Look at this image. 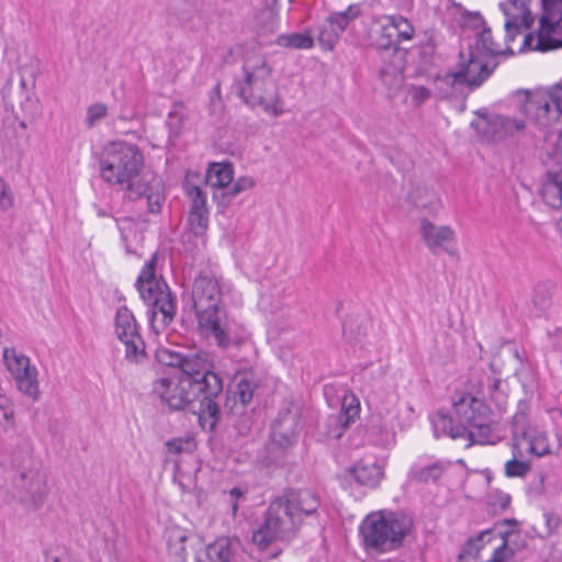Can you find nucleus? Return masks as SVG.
Returning a JSON list of instances; mask_svg holds the SVG:
<instances>
[{
	"instance_id": "obj_40",
	"label": "nucleus",
	"mask_w": 562,
	"mask_h": 562,
	"mask_svg": "<svg viewBox=\"0 0 562 562\" xmlns=\"http://www.w3.org/2000/svg\"><path fill=\"white\" fill-rule=\"evenodd\" d=\"M345 418V424L353 423L360 414V401L356 394L346 393L341 400V408L338 413Z\"/></svg>"
},
{
	"instance_id": "obj_36",
	"label": "nucleus",
	"mask_w": 562,
	"mask_h": 562,
	"mask_svg": "<svg viewBox=\"0 0 562 562\" xmlns=\"http://www.w3.org/2000/svg\"><path fill=\"white\" fill-rule=\"evenodd\" d=\"M276 43L285 48L310 49L314 45V40L307 33H290L279 35Z\"/></svg>"
},
{
	"instance_id": "obj_15",
	"label": "nucleus",
	"mask_w": 562,
	"mask_h": 562,
	"mask_svg": "<svg viewBox=\"0 0 562 562\" xmlns=\"http://www.w3.org/2000/svg\"><path fill=\"white\" fill-rule=\"evenodd\" d=\"M154 394L172 411H181L193 406L202 398V392L187 378L179 374L159 378L153 385Z\"/></svg>"
},
{
	"instance_id": "obj_21",
	"label": "nucleus",
	"mask_w": 562,
	"mask_h": 562,
	"mask_svg": "<svg viewBox=\"0 0 562 562\" xmlns=\"http://www.w3.org/2000/svg\"><path fill=\"white\" fill-rule=\"evenodd\" d=\"M361 13L358 4H350L345 11L330 14L318 26V42L323 48L331 50L347 26Z\"/></svg>"
},
{
	"instance_id": "obj_4",
	"label": "nucleus",
	"mask_w": 562,
	"mask_h": 562,
	"mask_svg": "<svg viewBox=\"0 0 562 562\" xmlns=\"http://www.w3.org/2000/svg\"><path fill=\"white\" fill-rule=\"evenodd\" d=\"M222 291L218 280L212 274H200L194 279L191 299L198 317L199 330L206 338H214L221 348L232 342L233 323L220 310Z\"/></svg>"
},
{
	"instance_id": "obj_12",
	"label": "nucleus",
	"mask_w": 562,
	"mask_h": 562,
	"mask_svg": "<svg viewBox=\"0 0 562 562\" xmlns=\"http://www.w3.org/2000/svg\"><path fill=\"white\" fill-rule=\"evenodd\" d=\"M300 429L301 420L297 409L285 408L279 413L266 446L268 464H277L283 459L288 450L295 445Z\"/></svg>"
},
{
	"instance_id": "obj_49",
	"label": "nucleus",
	"mask_w": 562,
	"mask_h": 562,
	"mask_svg": "<svg viewBox=\"0 0 562 562\" xmlns=\"http://www.w3.org/2000/svg\"><path fill=\"white\" fill-rule=\"evenodd\" d=\"M255 186V180L251 177L244 176L239 177L232 186L228 191V194L233 198L238 195L239 193L250 190Z\"/></svg>"
},
{
	"instance_id": "obj_14",
	"label": "nucleus",
	"mask_w": 562,
	"mask_h": 562,
	"mask_svg": "<svg viewBox=\"0 0 562 562\" xmlns=\"http://www.w3.org/2000/svg\"><path fill=\"white\" fill-rule=\"evenodd\" d=\"M512 451L518 457L535 454L538 457L550 452L544 431L533 426L524 409L518 411L512 420Z\"/></svg>"
},
{
	"instance_id": "obj_2",
	"label": "nucleus",
	"mask_w": 562,
	"mask_h": 562,
	"mask_svg": "<svg viewBox=\"0 0 562 562\" xmlns=\"http://www.w3.org/2000/svg\"><path fill=\"white\" fill-rule=\"evenodd\" d=\"M234 88L237 95L249 106H258L274 117L284 113V102L272 78V67L263 54L245 53L241 74L235 78Z\"/></svg>"
},
{
	"instance_id": "obj_53",
	"label": "nucleus",
	"mask_w": 562,
	"mask_h": 562,
	"mask_svg": "<svg viewBox=\"0 0 562 562\" xmlns=\"http://www.w3.org/2000/svg\"><path fill=\"white\" fill-rule=\"evenodd\" d=\"M461 25L463 27L479 29L484 25V20L479 13H469L463 16Z\"/></svg>"
},
{
	"instance_id": "obj_25",
	"label": "nucleus",
	"mask_w": 562,
	"mask_h": 562,
	"mask_svg": "<svg viewBox=\"0 0 562 562\" xmlns=\"http://www.w3.org/2000/svg\"><path fill=\"white\" fill-rule=\"evenodd\" d=\"M513 42H507L506 36L503 41L495 40L491 29L483 26L475 34V41L470 47L474 48L483 56L494 59L497 56L513 55L515 49L512 47Z\"/></svg>"
},
{
	"instance_id": "obj_57",
	"label": "nucleus",
	"mask_w": 562,
	"mask_h": 562,
	"mask_svg": "<svg viewBox=\"0 0 562 562\" xmlns=\"http://www.w3.org/2000/svg\"><path fill=\"white\" fill-rule=\"evenodd\" d=\"M501 385V381L495 379L492 384L488 386L490 396L495 402H502L503 395L498 393V387Z\"/></svg>"
},
{
	"instance_id": "obj_7",
	"label": "nucleus",
	"mask_w": 562,
	"mask_h": 562,
	"mask_svg": "<svg viewBox=\"0 0 562 562\" xmlns=\"http://www.w3.org/2000/svg\"><path fill=\"white\" fill-rule=\"evenodd\" d=\"M155 270L156 257H153L140 271L136 286L143 301L151 307L150 326L158 333L172 322L177 307L168 284L156 278Z\"/></svg>"
},
{
	"instance_id": "obj_44",
	"label": "nucleus",
	"mask_w": 562,
	"mask_h": 562,
	"mask_svg": "<svg viewBox=\"0 0 562 562\" xmlns=\"http://www.w3.org/2000/svg\"><path fill=\"white\" fill-rule=\"evenodd\" d=\"M526 457H518L513 451V459L508 460L505 463V474L508 477H522L525 476L529 470V462L525 461Z\"/></svg>"
},
{
	"instance_id": "obj_37",
	"label": "nucleus",
	"mask_w": 562,
	"mask_h": 562,
	"mask_svg": "<svg viewBox=\"0 0 562 562\" xmlns=\"http://www.w3.org/2000/svg\"><path fill=\"white\" fill-rule=\"evenodd\" d=\"M446 469L447 465L443 462H436L426 467H414L409 475L413 480L418 482H436Z\"/></svg>"
},
{
	"instance_id": "obj_59",
	"label": "nucleus",
	"mask_w": 562,
	"mask_h": 562,
	"mask_svg": "<svg viewBox=\"0 0 562 562\" xmlns=\"http://www.w3.org/2000/svg\"><path fill=\"white\" fill-rule=\"evenodd\" d=\"M280 552H281V549H279L277 552L272 553V554H271V557H272V558H276V557H278V555H279V553H280Z\"/></svg>"
},
{
	"instance_id": "obj_33",
	"label": "nucleus",
	"mask_w": 562,
	"mask_h": 562,
	"mask_svg": "<svg viewBox=\"0 0 562 562\" xmlns=\"http://www.w3.org/2000/svg\"><path fill=\"white\" fill-rule=\"evenodd\" d=\"M234 171L231 164L214 162L207 169L204 183L214 188H225L233 181Z\"/></svg>"
},
{
	"instance_id": "obj_23",
	"label": "nucleus",
	"mask_w": 562,
	"mask_h": 562,
	"mask_svg": "<svg viewBox=\"0 0 562 562\" xmlns=\"http://www.w3.org/2000/svg\"><path fill=\"white\" fill-rule=\"evenodd\" d=\"M368 38L370 45L381 55L391 53L392 58L405 57L406 55L405 50L397 45L395 34L386 15L374 20L369 30Z\"/></svg>"
},
{
	"instance_id": "obj_41",
	"label": "nucleus",
	"mask_w": 562,
	"mask_h": 562,
	"mask_svg": "<svg viewBox=\"0 0 562 562\" xmlns=\"http://www.w3.org/2000/svg\"><path fill=\"white\" fill-rule=\"evenodd\" d=\"M187 353L176 348L160 347L156 350V359L159 363L181 369Z\"/></svg>"
},
{
	"instance_id": "obj_47",
	"label": "nucleus",
	"mask_w": 562,
	"mask_h": 562,
	"mask_svg": "<svg viewBox=\"0 0 562 562\" xmlns=\"http://www.w3.org/2000/svg\"><path fill=\"white\" fill-rule=\"evenodd\" d=\"M108 115V106L104 103H93L87 109L85 123L92 128L99 121Z\"/></svg>"
},
{
	"instance_id": "obj_24",
	"label": "nucleus",
	"mask_w": 562,
	"mask_h": 562,
	"mask_svg": "<svg viewBox=\"0 0 562 562\" xmlns=\"http://www.w3.org/2000/svg\"><path fill=\"white\" fill-rule=\"evenodd\" d=\"M282 503H285L288 510L296 515L297 522L301 525L304 516L313 515L317 512L321 501L318 495L307 488L291 490L283 496L278 497Z\"/></svg>"
},
{
	"instance_id": "obj_32",
	"label": "nucleus",
	"mask_w": 562,
	"mask_h": 562,
	"mask_svg": "<svg viewBox=\"0 0 562 562\" xmlns=\"http://www.w3.org/2000/svg\"><path fill=\"white\" fill-rule=\"evenodd\" d=\"M540 193L546 204L553 209H561L562 173L548 172Z\"/></svg>"
},
{
	"instance_id": "obj_55",
	"label": "nucleus",
	"mask_w": 562,
	"mask_h": 562,
	"mask_svg": "<svg viewBox=\"0 0 562 562\" xmlns=\"http://www.w3.org/2000/svg\"><path fill=\"white\" fill-rule=\"evenodd\" d=\"M186 442L180 438L171 439L166 442L167 451L171 454H180L184 450L183 446Z\"/></svg>"
},
{
	"instance_id": "obj_8",
	"label": "nucleus",
	"mask_w": 562,
	"mask_h": 562,
	"mask_svg": "<svg viewBox=\"0 0 562 562\" xmlns=\"http://www.w3.org/2000/svg\"><path fill=\"white\" fill-rule=\"evenodd\" d=\"M300 526L296 515H292L286 504L276 498L269 504L263 522L252 532V543L260 551H266L274 543L288 542Z\"/></svg>"
},
{
	"instance_id": "obj_11",
	"label": "nucleus",
	"mask_w": 562,
	"mask_h": 562,
	"mask_svg": "<svg viewBox=\"0 0 562 562\" xmlns=\"http://www.w3.org/2000/svg\"><path fill=\"white\" fill-rule=\"evenodd\" d=\"M483 386L479 380H469L452 397L454 414L467 428H483L488 420L490 409L483 400Z\"/></svg>"
},
{
	"instance_id": "obj_35",
	"label": "nucleus",
	"mask_w": 562,
	"mask_h": 562,
	"mask_svg": "<svg viewBox=\"0 0 562 562\" xmlns=\"http://www.w3.org/2000/svg\"><path fill=\"white\" fill-rule=\"evenodd\" d=\"M386 16L391 23V27L395 34V41L398 46L402 42L412 41L414 38L415 27L411 21L397 14H390Z\"/></svg>"
},
{
	"instance_id": "obj_3",
	"label": "nucleus",
	"mask_w": 562,
	"mask_h": 562,
	"mask_svg": "<svg viewBox=\"0 0 562 562\" xmlns=\"http://www.w3.org/2000/svg\"><path fill=\"white\" fill-rule=\"evenodd\" d=\"M180 370L179 375L190 380L195 389L202 392L200 406L194 411L200 425L204 429H214L221 418L216 398L223 391L222 371L214 356L207 351L187 352Z\"/></svg>"
},
{
	"instance_id": "obj_16",
	"label": "nucleus",
	"mask_w": 562,
	"mask_h": 562,
	"mask_svg": "<svg viewBox=\"0 0 562 562\" xmlns=\"http://www.w3.org/2000/svg\"><path fill=\"white\" fill-rule=\"evenodd\" d=\"M513 553L502 533L494 536L491 531H484L476 539L467 542L459 553V560L460 562H470V559L481 562H506Z\"/></svg>"
},
{
	"instance_id": "obj_56",
	"label": "nucleus",
	"mask_w": 562,
	"mask_h": 562,
	"mask_svg": "<svg viewBox=\"0 0 562 562\" xmlns=\"http://www.w3.org/2000/svg\"><path fill=\"white\" fill-rule=\"evenodd\" d=\"M228 494L229 501L232 503V512L235 515L238 510V499L244 497L245 491L241 490L240 487H233Z\"/></svg>"
},
{
	"instance_id": "obj_1",
	"label": "nucleus",
	"mask_w": 562,
	"mask_h": 562,
	"mask_svg": "<svg viewBox=\"0 0 562 562\" xmlns=\"http://www.w3.org/2000/svg\"><path fill=\"white\" fill-rule=\"evenodd\" d=\"M99 165L103 181L119 186L125 199L136 201L146 198L150 213L161 210L165 200L162 182L145 168L144 155L136 145L124 140L108 143L102 149Z\"/></svg>"
},
{
	"instance_id": "obj_20",
	"label": "nucleus",
	"mask_w": 562,
	"mask_h": 562,
	"mask_svg": "<svg viewBox=\"0 0 562 562\" xmlns=\"http://www.w3.org/2000/svg\"><path fill=\"white\" fill-rule=\"evenodd\" d=\"M472 127L488 140H503L522 132L526 123L521 119L492 114L488 116L480 115L471 123Z\"/></svg>"
},
{
	"instance_id": "obj_5",
	"label": "nucleus",
	"mask_w": 562,
	"mask_h": 562,
	"mask_svg": "<svg viewBox=\"0 0 562 562\" xmlns=\"http://www.w3.org/2000/svg\"><path fill=\"white\" fill-rule=\"evenodd\" d=\"M24 447L23 453L14 452L12 456L16 473L11 480L8 494L11 499L26 507H36L43 503L47 494L46 474L33 459L30 442L26 441Z\"/></svg>"
},
{
	"instance_id": "obj_61",
	"label": "nucleus",
	"mask_w": 562,
	"mask_h": 562,
	"mask_svg": "<svg viewBox=\"0 0 562 562\" xmlns=\"http://www.w3.org/2000/svg\"><path fill=\"white\" fill-rule=\"evenodd\" d=\"M195 562H201L199 558H196V561Z\"/></svg>"
},
{
	"instance_id": "obj_54",
	"label": "nucleus",
	"mask_w": 562,
	"mask_h": 562,
	"mask_svg": "<svg viewBox=\"0 0 562 562\" xmlns=\"http://www.w3.org/2000/svg\"><path fill=\"white\" fill-rule=\"evenodd\" d=\"M445 76L442 77H437L435 79V83L437 85V89L440 93L441 97H448L450 94L453 93V91L456 90V87L457 86H462L461 83H442V82H439L440 79H442Z\"/></svg>"
},
{
	"instance_id": "obj_50",
	"label": "nucleus",
	"mask_w": 562,
	"mask_h": 562,
	"mask_svg": "<svg viewBox=\"0 0 562 562\" xmlns=\"http://www.w3.org/2000/svg\"><path fill=\"white\" fill-rule=\"evenodd\" d=\"M13 205V195L9 186L0 178V209L8 210Z\"/></svg>"
},
{
	"instance_id": "obj_51",
	"label": "nucleus",
	"mask_w": 562,
	"mask_h": 562,
	"mask_svg": "<svg viewBox=\"0 0 562 562\" xmlns=\"http://www.w3.org/2000/svg\"><path fill=\"white\" fill-rule=\"evenodd\" d=\"M549 302L550 296L548 291L544 288H537L532 296L533 305L539 310H544L548 307Z\"/></svg>"
},
{
	"instance_id": "obj_43",
	"label": "nucleus",
	"mask_w": 562,
	"mask_h": 562,
	"mask_svg": "<svg viewBox=\"0 0 562 562\" xmlns=\"http://www.w3.org/2000/svg\"><path fill=\"white\" fill-rule=\"evenodd\" d=\"M14 425V404L5 395H0V430L8 431Z\"/></svg>"
},
{
	"instance_id": "obj_28",
	"label": "nucleus",
	"mask_w": 562,
	"mask_h": 562,
	"mask_svg": "<svg viewBox=\"0 0 562 562\" xmlns=\"http://www.w3.org/2000/svg\"><path fill=\"white\" fill-rule=\"evenodd\" d=\"M398 395L396 393H389L375 405V416L379 417L381 428L384 431H394L395 422L398 416Z\"/></svg>"
},
{
	"instance_id": "obj_58",
	"label": "nucleus",
	"mask_w": 562,
	"mask_h": 562,
	"mask_svg": "<svg viewBox=\"0 0 562 562\" xmlns=\"http://www.w3.org/2000/svg\"><path fill=\"white\" fill-rule=\"evenodd\" d=\"M557 226L560 233L562 234V217L558 221Z\"/></svg>"
},
{
	"instance_id": "obj_48",
	"label": "nucleus",
	"mask_w": 562,
	"mask_h": 562,
	"mask_svg": "<svg viewBox=\"0 0 562 562\" xmlns=\"http://www.w3.org/2000/svg\"><path fill=\"white\" fill-rule=\"evenodd\" d=\"M407 95L411 99L412 104L420 106L430 99L431 91L425 86L411 85L407 88Z\"/></svg>"
},
{
	"instance_id": "obj_31",
	"label": "nucleus",
	"mask_w": 562,
	"mask_h": 562,
	"mask_svg": "<svg viewBox=\"0 0 562 562\" xmlns=\"http://www.w3.org/2000/svg\"><path fill=\"white\" fill-rule=\"evenodd\" d=\"M404 59L405 57L392 58L391 65L381 69L380 71V78L386 88V93L389 97L396 95L403 85Z\"/></svg>"
},
{
	"instance_id": "obj_27",
	"label": "nucleus",
	"mask_w": 562,
	"mask_h": 562,
	"mask_svg": "<svg viewBox=\"0 0 562 562\" xmlns=\"http://www.w3.org/2000/svg\"><path fill=\"white\" fill-rule=\"evenodd\" d=\"M350 472L359 485L374 488L384 476V464L374 459H363L357 462Z\"/></svg>"
},
{
	"instance_id": "obj_39",
	"label": "nucleus",
	"mask_w": 562,
	"mask_h": 562,
	"mask_svg": "<svg viewBox=\"0 0 562 562\" xmlns=\"http://www.w3.org/2000/svg\"><path fill=\"white\" fill-rule=\"evenodd\" d=\"M231 540L227 538L217 539L214 543L210 544L206 549L210 562H231Z\"/></svg>"
},
{
	"instance_id": "obj_13",
	"label": "nucleus",
	"mask_w": 562,
	"mask_h": 562,
	"mask_svg": "<svg viewBox=\"0 0 562 562\" xmlns=\"http://www.w3.org/2000/svg\"><path fill=\"white\" fill-rule=\"evenodd\" d=\"M497 63L483 56L474 48H468V52H461L456 72L446 74L439 82L461 83L470 88L480 87L495 70Z\"/></svg>"
},
{
	"instance_id": "obj_34",
	"label": "nucleus",
	"mask_w": 562,
	"mask_h": 562,
	"mask_svg": "<svg viewBox=\"0 0 562 562\" xmlns=\"http://www.w3.org/2000/svg\"><path fill=\"white\" fill-rule=\"evenodd\" d=\"M408 198L409 201L418 209L436 212L440 207L438 194L434 190L424 186L414 188Z\"/></svg>"
},
{
	"instance_id": "obj_29",
	"label": "nucleus",
	"mask_w": 562,
	"mask_h": 562,
	"mask_svg": "<svg viewBox=\"0 0 562 562\" xmlns=\"http://www.w3.org/2000/svg\"><path fill=\"white\" fill-rule=\"evenodd\" d=\"M206 183L198 173H188L183 190L190 201V210H207L206 206Z\"/></svg>"
},
{
	"instance_id": "obj_22",
	"label": "nucleus",
	"mask_w": 562,
	"mask_h": 562,
	"mask_svg": "<svg viewBox=\"0 0 562 562\" xmlns=\"http://www.w3.org/2000/svg\"><path fill=\"white\" fill-rule=\"evenodd\" d=\"M419 233L426 247L432 252L443 251L450 256L457 255L454 247L456 232L448 225H438L428 218H422Z\"/></svg>"
},
{
	"instance_id": "obj_18",
	"label": "nucleus",
	"mask_w": 562,
	"mask_h": 562,
	"mask_svg": "<svg viewBox=\"0 0 562 562\" xmlns=\"http://www.w3.org/2000/svg\"><path fill=\"white\" fill-rule=\"evenodd\" d=\"M114 330L125 346V359L133 363H142L146 359L145 342L138 331L134 314L126 306L116 311Z\"/></svg>"
},
{
	"instance_id": "obj_45",
	"label": "nucleus",
	"mask_w": 562,
	"mask_h": 562,
	"mask_svg": "<svg viewBox=\"0 0 562 562\" xmlns=\"http://www.w3.org/2000/svg\"><path fill=\"white\" fill-rule=\"evenodd\" d=\"M350 424H345V418L340 414L330 415L326 419V436L333 439H339Z\"/></svg>"
},
{
	"instance_id": "obj_26",
	"label": "nucleus",
	"mask_w": 562,
	"mask_h": 562,
	"mask_svg": "<svg viewBox=\"0 0 562 562\" xmlns=\"http://www.w3.org/2000/svg\"><path fill=\"white\" fill-rule=\"evenodd\" d=\"M434 432L437 437L449 436L452 439H463L467 441L465 447H470L475 442L474 434L467 426L452 425L451 417L442 411L436 413L431 419Z\"/></svg>"
},
{
	"instance_id": "obj_6",
	"label": "nucleus",
	"mask_w": 562,
	"mask_h": 562,
	"mask_svg": "<svg viewBox=\"0 0 562 562\" xmlns=\"http://www.w3.org/2000/svg\"><path fill=\"white\" fill-rule=\"evenodd\" d=\"M412 528V520L394 513L369 514L360 525L367 548L378 552H390L402 547Z\"/></svg>"
},
{
	"instance_id": "obj_30",
	"label": "nucleus",
	"mask_w": 562,
	"mask_h": 562,
	"mask_svg": "<svg viewBox=\"0 0 562 562\" xmlns=\"http://www.w3.org/2000/svg\"><path fill=\"white\" fill-rule=\"evenodd\" d=\"M256 386L257 385L251 378H240L236 383L235 389L231 391L226 405L229 406L231 411L236 409L237 413H241L245 406L250 403Z\"/></svg>"
},
{
	"instance_id": "obj_10",
	"label": "nucleus",
	"mask_w": 562,
	"mask_h": 562,
	"mask_svg": "<svg viewBox=\"0 0 562 562\" xmlns=\"http://www.w3.org/2000/svg\"><path fill=\"white\" fill-rule=\"evenodd\" d=\"M519 112L539 125L551 124L557 119L562 125V87L554 89L551 94L544 91L522 90L516 93ZM557 149L562 151V132L559 135Z\"/></svg>"
},
{
	"instance_id": "obj_42",
	"label": "nucleus",
	"mask_w": 562,
	"mask_h": 562,
	"mask_svg": "<svg viewBox=\"0 0 562 562\" xmlns=\"http://www.w3.org/2000/svg\"><path fill=\"white\" fill-rule=\"evenodd\" d=\"M561 519L557 514L547 512L543 513L535 529L539 537L548 538L559 529Z\"/></svg>"
},
{
	"instance_id": "obj_19",
	"label": "nucleus",
	"mask_w": 562,
	"mask_h": 562,
	"mask_svg": "<svg viewBox=\"0 0 562 562\" xmlns=\"http://www.w3.org/2000/svg\"><path fill=\"white\" fill-rule=\"evenodd\" d=\"M530 3L531 0H506L499 3V9L506 18L504 29L507 42H514L519 35L525 36L530 29L535 21Z\"/></svg>"
},
{
	"instance_id": "obj_52",
	"label": "nucleus",
	"mask_w": 562,
	"mask_h": 562,
	"mask_svg": "<svg viewBox=\"0 0 562 562\" xmlns=\"http://www.w3.org/2000/svg\"><path fill=\"white\" fill-rule=\"evenodd\" d=\"M171 133L175 136H178L182 131V114L178 111H172L169 114L168 122H167Z\"/></svg>"
},
{
	"instance_id": "obj_60",
	"label": "nucleus",
	"mask_w": 562,
	"mask_h": 562,
	"mask_svg": "<svg viewBox=\"0 0 562 562\" xmlns=\"http://www.w3.org/2000/svg\"><path fill=\"white\" fill-rule=\"evenodd\" d=\"M98 214H99V216H104L105 215V213L103 211H101V210L98 211Z\"/></svg>"
},
{
	"instance_id": "obj_38",
	"label": "nucleus",
	"mask_w": 562,
	"mask_h": 562,
	"mask_svg": "<svg viewBox=\"0 0 562 562\" xmlns=\"http://www.w3.org/2000/svg\"><path fill=\"white\" fill-rule=\"evenodd\" d=\"M187 535L179 528H172L167 533L169 553L178 559V562H184Z\"/></svg>"
},
{
	"instance_id": "obj_46",
	"label": "nucleus",
	"mask_w": 562,
	"mask_h": 562,
	"mask_svg": "<svg viewBox=\"0 0 562 562\" xmlns=\"http://www.w3.org/2000/svg\"><path fill=\"white\" fill-rule=\"evenodd\" d=\"M189 225L195 235L203 234L209 225V210H190Z\"/></svg>"
},
{
	"instance_id": "obj_17",
	"label": "nucleus",
	"mask_w": 562,
	"mask_h": 562,
	"mask_svg": "<svg viewBox=\"0 0 562 562\" xmlns=\"http://www.w3.org/2000/svg\"><path fill=\"white\" fill-rule=\"evenodd\" d=\"M3 361L18 390L31 400L37 401L41 395L38 370L31 364L30 358L15 348H5Z\"/></svg>"
},
{
	"instance_id": "obj_9",
	"label": "nucleus",
	"mask_w": 562,
	"mask_h": 562,
	"mask_svg": "<svg viewBox=\"0 0 562 562\" xmlns=\"http://www.w3.org/2000/svg\"><path fill=\"white\" fill-rule=\"evenodd\" d=\"M540 27L536 33H527L517 52L527 49L547 52L562 47V0H541Z\"/></svg>"
}]
</instances>
